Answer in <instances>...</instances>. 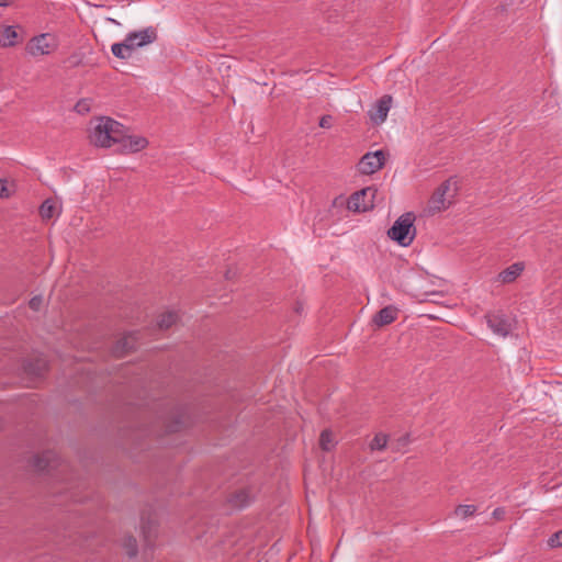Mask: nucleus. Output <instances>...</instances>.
<instances>
[{
	"mask_svg": "<svg viewBox=\"0 0 562 562\" xmlns=\"http://www.w3.org/2000/svg\"><path fill=\"white\" fill-rule=\"evenodd\" d=\"M415 218L413 212L401 215L387 231V236L403 247L409 246L416 235Z\"/></svg>",
	"mask_w": 562,
	"mask_h": 562,
	"instance_id": "1",
	"label": "nucleus"
},
{
	"mask_svg": "<svg viewBox=\"0 0 562 562\" xmlns=\"http://www.w3.org/2000/svg\"><path fill=\"white\" fill-rule=\"evenodd\" d=\"M111 126L117 127L115 120L108 116L99 117L95 125L90 130L89 138L91 144L98 147L109 148Z\"/></svg>",
	"mask_w": 562,
	"mask_h": 562,
	"instance_id": "2",
	"label": "nucleus"
},
{
	"mask_svg": "<svg viewBox=\"0 0 562 562\" xmlns=\"http://www.w3.org/2000/svg\"><path fill=\"white\" fill-rule=\"evenodd\" d=\"M31 465L38 472L50 473L56 470H64L68 465L53 450H46L41 454H35L31 459Z\"/></svg>",
	"mask_w": 562,
	"mask_h": 562,
	"instance_id": "3",
	"label": "nucleus"
},
{
	"mask_svg": "<svg viewBox=\"0 0 562 562\" xmlns=\"http://www.w3.org/2000/svg\"><path fill=\"white\" fill-rule=\"evenodd\" d=\"M376 192V189L368 187L352 193L347 202L348 210L353 212H366L373 209V201Z\"/></svg>",
	"mask_w": 562,
	"mask_h": 562,
	"instance_id": "4",
	"label": "nucleus"
},
{
	"mask_svg": "<svg viewBox=\"0 0 562 562\" xmlns=\"http://www.w3.org/2000/svg\"><path fill=\"white\" fill-rule=\"evenodd\" d=\"M484 318L488 328L501 337H507L513 329L510 319L502 311L487 312Z\"/></svg>",
	"mask_w": 562,
	"mask_h": 562,
	"instance_id": "5",
	"label": "nucleus"
},
{
	"mask_svg": "<svg viewBox=\"0 0 562 562\" xmlns=\"http://www.w3.org/2000/svg\"><path fill=\"white\" fill-rule=\"evenodd\" d=\"M385 154L383 150L370 151L363 155L358 162V170L362 175H372L381 170L385 165Z\"/></svg>",
	"mask_w": 562,
	"mask_h": 562,
	"instance_id": "6",
	"label": "nucleus"
},
{
	"mask_svg": "<svg viewBox=\"0 0 562 562\" xmlns=\"http://www.w3.org/2000/svg\"><path fill=\"white\" fill-rule=\"evenodd\" d=\"M166 434L182 430L188 425V416L182 407H175L168 415L160 416Z\"/></svg>",
	"mask_w": 562,
	"mask_h": 562,
	"instance_id": "7",
	"label": "nucleus"
},
{
	"mask_svg": "<svg viewBox=\"0 0 562 562\" xmlns=\"http://www.w3.org/2000/svg\"><path fill=\"white\" fill-rule=\"evenodd\" d=\"M451 181L446 180L435 190L428 202L429 212L437 213L449 207L451 202L447 201L445 196L449 191Z\"/></svg>",
	"mask_w": 562,
	"mask_h": 562,
	"instance_id": "8",
	"label": "nucleus"
},
{
	"mask_svg": "<svg viewBox=\"0 0 562 562\" xmlns=\"http://www.w3.org/2000/svg\"><path fill=\"white\" fill-rule=\"evenodd\" d=\"M391 104L392 97L390 94H384L382 98H380L368 111V115L371 122L375 125L382 124L387 117Z\"/></svg>",
	"mask_w": 562,
	"mask_h": 562,
	"instance_id": "9",
	"label": "nucleus"
},
{
	"mask_svg": "<svg viewBox=\"0 0 562 562\" xmlns=\"http://www.w3.org/2000/svg\"><path fill=\"white\" fill-rule=\"evenodd\" d=\"M157 40V31L153 26H148L144 30L131 32L126 35V43H131L134 48L143 47L147 44H151Z\"/></svg>",
	"mask_w": 562,
	"mask_h": 562,
	"instance_id": "10",
	"label": "nucleus"
},
{
	"mask_svg": "<svg viewBox=\"0 0 562 562\" xmlns=\"http://www.w3.org/2000/svg\"><path fill=\"white\" fill-rule=\"evenodd\" d=\"M147 138L143 136L126 135L122 145L117 147L119 154H133L145 149L148 146Z\"/></svg>",
	"mask_w": 562,
	"mask_h": 562,
	"instance_id": "11",
	"label": "nucleus"
},
{
	"mask_svg": "<svg viewBox=\"0 0 562 562\" xmlns=\"http://www.w3.org/2000/svg\"><path fill=\"white\" fill-rule=\"evenodd\" d=\"M47 368V361L43 357L30 358L23 363V370L31 379L43 376Z\"/></svg>",
	"mask_w": 562,
	"mask_h": 562,
	"instance_id": "12",
	"label": "nucleus"
},
{
	"mask_svg": "<svg viewBox=\"0 0 562 562\" xmlns=\"http://www.w3.org/2000/svg\"><path fill=\"white\" fill-rule=\"evenodd\" d=\"M398 308L394 305H387L381 308L372 318V323L378 328L390 325L396 321Z\"/></svg>",
	"mask_w": 562,
	"mask_h": 562,
	"instance_id": "13",
	"label": "nucleus"
},
{
	"mask_svg": "<svg viewBox=\"0 0 562 562\" xmlns=\"http://www.w3.org/2000/svg\"><path fill=\"white\" fill-rule=\"evenodd\" d=\"M53 46L48 42V34H41L33 37L27 44V50L31 55H46L49 54Z\"/></svg>",
	"mask_w": 562,
	"mask_h": 562,
	"instance_id": "14",
	"label": "nucleus"
},
{
	"mask_svg": "<svg viewBox=\"0 0 562 562\" xmlns=\"http://www.w3.org/2000/svg\"><path fill=\"white\" fill-rule=\"evenodd\" d=\"M252 499L249 488H240L228 495L227 503L234 509H241L248 506Z\"/></svg>",
	"mask_w": 562,
	"mask_h": 562,
	"instance_id": "15",
	"label": "nucleus"
},
{
	"mask_svg": "<svg viewBox=\"0 0 562 562\" xmlns=\"http://www.w3.org/2000/svg\"><path fill=\"white\" fill-rule=\"evenodd\" d=\"M16 29H18V26L0 25V46L1 47H12L22 41Z\"/></svg>",
	"mask_w": 562,
	"mask_h": 562,
	"instance_id": "16",
	"label": "nucleus"
},
{
	"mask_svg": "<svg viewBox=\"0 0 562 562\" xmlns=\"http://www.w3.org/2000/svg\"><path fill=\"white\" fill-rule=\"evenodd\" d=\"M524 263L522 262H515L501 271L497 276V280L502 283H512L514 282L524 271Z\"/></svg>",
	"mask_w": 562,
	"mask_h": 562,
	"instance_id": "17",
	"label": "nucleus"
},
{
	"mask_svg": "<svg viewBox=\"0 0 562 562\" xmlns=\"http://www.w3.org/2000/svg\"><path fill=\"white\" fill-rule=\"evenodd\" d=\"M136 337L135 334H130L119 339L113 347V353L116 357H124L135 349Z\"/></svg>",
	"mask_w": 562,
	"mask_h": 562,
	"instance_id": "18",
	"label": "nucleus"
},
{
	"mask_svg": "<svg viewBox=\"0 0 562 562\" xmlns=\"http://www.w3.org/2000/svg\"><path fill=\"white\" fill-rule=\"evenodd\" d=\"M135 48L131 43H126V37L121 43H114L111 46L112 54L120 59H128Z\"/></svg>",
	"mask_w": 562,
	"mask_h": 562,
	"instance_id": "19",
	"label": "nucleus"
},
{
	"mask_svg": "<svg viewBox=\"0 0 562 562\" xmlns=\"http://www.w3.org/2000/svg\"><path fill=\"white\" fill-rule=\"evenodd\" d=\"M115 124L117 127L111 126L110 130V147L114 144H117L120 147L127 135L123 124L117 121H115Z\"/></svg>",
	"mask_w": 562,
	"mask_h": 562,
	"instance_id": "20",
	"label": "nucleus"
},
{
	"mask_svg": "<svg viewBox=\"0 0 562 562\" xmlns=\"http://www.w3.org/2000/svg\"><path fill=\"white\" fill-rule=\"evenodd\" d=\"M336 445L334 435L329 429H324L319 436V447L324 451H330Z\"/></svg>",
	"mask_w": 562,
	"mask_h": 562,
	"instance_id": "21",
	"label": "nucleus"
},
{
	"mask_svg": "<svg viewBox=\"0 0 562 562\" xmlns=\"http://www.w3.org/2000/svg\"><path fill=\"white\" fill-rule=\"evenodd\" d=\"M56 211V204L52 199L45 200L40 206V215L44 221L50 220Z\"/></svg>",
	"mask_w": 562,
	"mask_h": 562,
	"instance_id": "22",
	"label": "nucleus"
},
{
	"mask_svg": "<svg viewBox=\"0 0 562 562\" xmlns=\"http://www.w3.org/2000/svg\"><path fill=\"white\" fill-rule=\"evenodd\" d=\"M178 321V314L175 312H167L162 314L158 321V327L160 329L170 328Z\"/></svg>",
	"mask_w": 562,
	"mask_h": 562,
	"instance_id": "23",
	"label": "nucleus"
},
{
	"mask_svg": "<svg viewBox=\"0 0 562 562\" xmlns=\"http://www.w3.org/2000/svg\"><path fill=\"white\" fill-rule=\"evenodd\" d=\"M123 547L126 550V553L130 558H134L138 553L137 541L133 536H127L124 538Z\"/></svg>",
	"mask_w": 562,
	"mask_h": 562,
	"instance_id": "24",
	"label": "nucleus"
},
{
	"mask_svg": "<svg viewBox=\"0 0 562 562\" xmlns=\"http://www.w3.org/2000/svg\"><path fill=\"white\" fill-rule=\"evenodd\" d=\"M142 531H143V536H144V539H145V542L148 544V546H151V537L154 536L155 531H156V525L148 520V521H143L142 524Z\"/></svg>",
	"mask_w": 562,
	"mask_h": 562,
	"instance_id": "25",
	"label": "nucleus"
},
{
	"mask_svg": "<svg viewBox=\"0 0 562 562\" xmlns=\"http://www.w3.org/2000/svg\"><path fill=\"white\" fill-rule=\"evenodd\" d=\"M387 445V436L384 434H378L370 442L371 450H383Z\"/></svg>",
	"mask_w": 562,
	"mask_h": 562,
	"instance_id": "26",
	"label": "nucleus"
},
{
	"mask_svg": "<svg viewBox=\"0 0 562 562\" xmlns=\"http://www.w3.org/2000/svg\"><path fill=\"white\" fill-rule=\"evenodd\" d=\"M476 512V506L474 505H459L454 509V514L459 517L467 518L473 516Z\"/></svg>",
	"mask_w": 562,
	"mask_h": 562,
	"instance_id": "27",
	"label": "nucleus"
},
{
	"mask_svg": "<svg viewBox=\"0 0 562 562\" xmlns=\"http://www.w3.org/2000/svg\"><path fill=\"white\" fill-rule=\"evenodd\" d=\"M92 99L83 98L75 104V111L79 114H87L91 110Z\"/></svg>",
	"mask_w": 562,
	"mask_h": 562,
	"instance_id": "28",
	"label": "nucleus"
},
{
	"mask_svg": "<svg viewBox=\"0 0 562 562\" xmlns=\"http://www.w3.org/2000/svg\"><path fill=\"white\" fill-rule=\"evenodd\" d=\"M13 184L9 186L8 181L5 179H0V198L1 199H8L13 193Z\"/></svg>",
	"mask_w": 562,
	"mask_h": 562,
	"instance_id": "29",
	"label": "nucleus"
},
{
	"mask_svg": "<svg viewBox=\"0 0 562 562\" xmlns=\"http://www.w3.org/2000/svg\"><path fill=\"white\" fill-rule=\"evenodd\" d=\"M548 543L552 548L562 547V530H559L555 533H553L549 538Z\"/></svg>",
	"mask_w": 562,
	"mask_h": 562,
	"instance_id": "30",
	"label": "nucleus"
},
{
	"mask_svg": "<svg viewBox=\"0 0 562 562\" xmlns=\"http://www.w3.org/2000/svg\"><path fill=\"white\" fill-rule=\"evenodd\" d=\"M43 304V297L41 295H35L29 301V306L33 311H40Z\"/></svg>",
	"mask_w": 562,
	"mask_h": 562,
	"instance_id": "31",
	"label": "nucleus"
},
{
	"mask_svg": "<svg viewBox=\"0 0 562 562\" xmlns=\"http://www.w3.org/2000/svg\"><path fill=\"white\" fill-rule=\"evenodd\" d=\"M333 125V116L331 115H323L321 119H319V126L322 128H330Z\"/></svg>",
	"mask_w": 562,
	"mask_h": 562,
	"instance_id": "32",
	"label": "nucleus"
},
{
	"mask_svg": "<svg viewBox=\"0 0 562 562\" xmlns=\"http://www.w3.org/2000/svg\"><path fill=\"white\" fill-rule=\"evenodd\" d=\"M505 514H506V512H505V509H504L503 507H497V508H495V509L493 510L492 516H493V518H495L496 520H502V519H504Z\"/></svg>",
	"mask_w": 562,
	"mask_h": 562,
	"instance_id": "33",
	"label": "nucleus"
},
{
	"mask_svg": "<svg viewBox=\"0 0 562 562\" xmlns=\"http://www.w3.org/2000/svg\"><path fill=\"white\" fill-rule=\"evenodd\" d=\"M225 278H226L227 280H229V279H232V278H233V277H232V270H231V269H228V270L225 272Z\"/></svg>",
	"mask_w": 562,
	"mask_h": 562,
	"instance_id": "34",
	"label": "nucleus"
},
{
	"mask_svg": "<svg viewBox=\"0 0 562 562\" xmlns=\"http://www.w3.org/2000/svg\"><path fill=\"white\" fill-rule=\"evenodd\" d=\"M8 2L7 0H0V7H7Z\"/></svg>",
	"mask_w": 562,
	"mask_h": 562,
	"instance_id": "35",
	"label": "nucleus"
}]
</instances>
